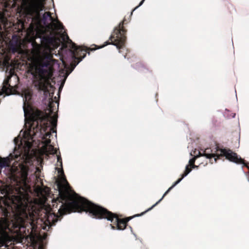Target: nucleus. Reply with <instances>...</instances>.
Here are the masks:
<instances>
[{
	"label": "nucleus",
	"instance_id": "obj_1",
	"mask_svg": "<svg viewBox=\"0 0 249 249\" xmlns=\"http://www.w3.org/2000/svg\"><path fill=\"white\" fill-rule=\"evenodd\" d=\"M61 172V182L57 184L59 197L54 200V202L58 201L61 203L58 210V213H50L47 216V219L43 224H39L41 221L37 218L36 214L33 211H31L27 204H25V234L26 231L31 236L33 242L37 240H44L47 235L43 233H38V230L42 228L43 230L48 231L50 227L55 225L58 218L70 213L86 212L89 216L93 218L100 219H106L111 222H115L118 230L125 229L126 224L123 219H119L115 214L108 211L107 209L95 205L87 199L82 197L71 190L68 182L64 177L63 171Z\"/></svg>",
	"mask_w": 249,
	"mask_h": 249
},
{
	"label": "nucleus",
	"instance_id": "obj_2",
	"mask_svg": "<svg viewBox=\"0 0 249 249\" xmlns=\"http://www.w3.org/2000/svg\"><path fill=\"white\" fill-rule=\"evenodd\" d=\"M57 118V116L54 115L45 122H42L44 117L40 112L36 111L31 117L33 120L32 124H29V127L24 131L21 130L20 131L15 142H17V140L20 141V144L22 146L21 149L23 150L28 161L32 154V151L30 150L35 138H39L43 140L44 145L42 149L45 153L50 154L56 153L57 150L50 144V138L52 132L56 133V131L53 127L56 126Z\"/></svg>",
	"mask_w": 249,
	"mask_h": 249
},
{
	"label": "nucleus",
	"instance_id": "obj_3",
	"mask_svg": "<svg viewBox=\"0 0 249 249\" xmlns=\"http://www.w3.org/2000/svg\"><path fill=\"white\" fill-rule=\"evenodd\" d=\"M45 45L35 44L33 45L32 53L34 58L32 68L33 83L38 89L45 90L49 84V80L53 75L52 59L51 48L48 45L53 42L52 38L46 36L41 38Z\"/></svg>",
	"mask_w": 249,
	"mask_h": 249
},
{
	"label": "nucleus",
	"instance_id": "obj_4",
	"mask_svg": "<svg viewBox=\"0 0 249 249\" xmlns=\"http://www.w3.org/2000/svg\"><path fill=\"white\" fill-rule=\"evenodd\" d=\"M28 2L27 10L28 14L37 22V24L41 23L48 27H51L53 30L62 32L63 26L57 19L51 16L49 12H45L44 1L45 0H23Z\"/></svg>",
	"mask_w": 249,
	"mask_h": 249
},
{
	"label": "nucleus",
	"instance_id": "obj_5",
	"mask_svg": "<svg viewBox=\"0 0 249 249\" xmlns=\"http://www.w3.org/2000/svg\"><path fill=\"white\" fill-rule=\"evenodd\" d=\"M17 137L14 139V142L15 145L14 152L13 154H10L8 157L0 159V169H2L6 167H10L11 166V162L12 160H14L15 162H18L20 160L21 161L19 163L18 165L20 167V174L21 178V181L26 185L27 183L29 182L28 178V168L24 166L22 163L23 162H28V160L27 158L24 154V152L21 149V145L20 144V141L17 140L15 142V140Z\"/></svg>",
	"mask_w": 249,
	"mask_h": 249
},
{
	"label": "nucleus",
	"instance_id": "obj_6",
	"mask_svg": "<svg viewBox=\"0 0 249 249\" xmlns=\"http://www.w3.org/2000/svg\"><path fill=\"white\" fill-rule=\"evenodd\" d=\"M62 39L64 42L63 46L65 47H69L70 49H69V52L71 55L72 61L70 64L71 68H67L66 66H65V68L67 69L66 71H65L62 72L61 73V76L63 77V79L61 85L59 87V90L61 89L63 87L65 81L69 75L75 67L80 61L82 60V59L85 56V55H84L80 59V60L75 63V60L78 59V58L76 56V54L77 53L76 52L79 49V47L76 46L75 44L72 42V41L69 38V36L67 35L63 34Z\"/></svg>",
	"mask_w": 249,
	"mask_h": 249
},
{
	"label": "nucleus",
	"instance_id": "obj_7",
	"mask_svg": "<svg viewBox=\"0 0 249 249\" xmlns=\"http://www.w3.org/2000/svg\"><path fill=\"white\" fill-rule=\"evenodd\" d=\"M209 151L210 149H206L203 151L204 157L209 159H211L212 158H213V160L215 162H216L217 159H220L221 157H225V158L229 161L236 164H243L244 165H245L243 160L236 153L232 152L231 150L216 148L211 151V153H209Z\"/></svg>",
	"mask_w": 249,
	"mask_h": 249
},
{
	"label": "nucleus",
	"instance_id": "obj_8",
	"mask_svg": "<svg viewBox=\"0 0 249 249\" xmlns=\"http://www.w3.org/2000/svg\"><path fill=\"white\" fill-rule=\"evenodd\" d=\"M22 98H23V101L24 103L23 109L24 111V117H25V128H27L29 127V124H31L33 123V120L31 119V117L32 115H33V114H34L36 112L38 111L40 112L41 115L44 117L43 118V120L42 121V122H45L46 120H48V119L50 118L51 117H50V116L47 114H44L43 112L38 110H32L31 112H28L26 109H25V106L27 105L28 106V102L32 98V93L29 90H25L22 94Z\"/></svg>",
	"mask_w": 249,
	"mask_h": 249
},
{
	"label": "nucleus",
	"instance_id": "obj_9",
	"mask_svg": "<svg viewBox=\"0 0 249 249\" xmlns=\"http://www.w3.org/2000/svg\"><path fill=\"white\" fill-rule=\"evenodd\" d=\"M124 30L122 29L116 28L114 30V35H111L109 39L111 40V42L106 41L105 45L98 47V49L103 48L108 44H111L116 47L118 49L122 48L125 41V36L124 35Z\"/></svg>",
	"mask_w": 249,
	"mask_h": 249
},
{
	"label": "nucleus",
	"instance_id": "obj_10",
	"mask_svg": "<svg viewBox=\"0 0 249 249\" xmlns=\"http://www.w3.org/2000/svg\"><path fill=\"white\" fill-rule=\"evenodd\" d=\"M22 43L20 40H19L17 35H13L12 40L9 42V48L13 53H18L19 54L22 53L23 50L22 49Z\"/></svg>",
	"mask_w": 249,
	"mask_h": 249
},
{
	"label": "nucleus",
	"instance_id": "obj_11",
	"mask_svg": "<svg viewBox=\"0 0 249 249\" xmlns=\"http://www.w3.org/2000/svg\"><path fill=\"white\" fill-rule=\"evenodd\" d=\"M11 78L10 76H8L3 83L1 91H0V96L5 93L6 96H9L12 94L13 87L11 86L9 84V80Z\"/></svg>",
	"mask_w": 249,
	"mask_h": 249
},
{
	"label": "nucleus",
	"instance_id": "obj_12",
	"mask_svg": "<svg viewBox=\"0 0 249 249\" xmlns=\"http://www.w3.org/2000/svg\"><path fill=\"white\" fill-rule=\"evenodd\" d=\"M34 191L37 196L43 198L48 195L50 192L49 188L38 185L35 187Z\"/></svg>",
	"mask_w": 249,
	"mask_h": 249
},
{
	"label": "nucleus",
	"instance_id": "obj_13",
	"mask_svg": "<svg viewBox=\"0 0 249 249\" xmlns=\"http://www.w3.org/2000/svg\"><path fill=\"white\" fill-rule=\"evenodd\" d=\"M172 189V187H170L168 188V189L164 193L161 198L155 204L152 205L150 208L146 210L144 212L142 213L141 214L137 215V216L142 215L143 214L146 213V212L152 210L154 207H155L158 204H159L164 198V197L169 192L170 190Z\"/></svg>",
	"mask_w": 249,
	"mask_h": 249
},
{
	"label": "nucleus",
	"instance_id": "obj_14",
	"mask_svg": "<svg viewBox=\"0 0 249 249\" xmlns=\"http://www.w3.org/2000/svg\"><path fill=\"white\" fill-rule=\"evenodd\" d=\"M201 156H204L203 152L201 153V152L199 151L198 155H196L194 158H193L192 159H190L189 160V163L190 164V165L194 164V163L195 162V160L196 158H197L198 157H201Z\"/></svg>",
	"mask_w": 249,
	"mask_h": 249
},
{
	"label": "nucleus",
	"instance_id": "obj_15",
	"mask_svg": "<svg viewBox=\"0 0 249 249\" xmlns=\"http://www.w3.org/2000/svg\"><path fill=\"white\" fill-rule=\"evenodd\" d=\"M189 165H187L186 166L184 172L183 174L181 175V178H182L183 179L191 172V169L189 168Z\"/></svg>",
	"mask_w": 249,
	"mask_h": 249
},
{
	"label": "nucleus",
	"instance_id": "obj_16",
	"mask_svg": "<svg viewBox=\"0 0 249 249\" xmlns=\"http://www.w3.org/2000/svg\"><path fill=\"white\" fill-rule=\"evenodd\" d=\"M182 179L183 178H180L178 179L176 182H175L171 186L172 187V189L174 188L177 184H178Z\"/></svg>",
	"mask_w": 249,
	"mask_h": 249
},
{
	"label": "nucleus",
	"instance_id": "obj_17",
	"mask_svg": "<svg viewBox=\"0 0 249 249\" xmlns=\"http://www.w3.org/2000/svg\"><path fill=\"white\" fill-rule=\"evenodd\" d=\"M144 1V0H142L140 2V3L139 5L138 6H137V7H136L134 8V9H133V10L132 11V12H131V15H132L133 12V11H134L136 9H137L138 7H139L140 6H141L143 4V3Z\"/></svg>",
	"mask_w": 249,
	"mask_h": 249
},
{
	"label": "nucleus",
	"instance_id": "obj_18",
	"mask_svg": "<svg viewBox=\"0 0 249 249\" xmlns=\"http://www.w3.org/2000/svg\"><path fill=\"white\" fill-rule=\"evenodd\" d=\"M131 219H132V217H126L125 219H124V221H125V223L126 224L127 222H128Z\"/></svg>",
	"mask_w": 249,
	"mask_h": 249
},
{
	"label": "nucleus",
	"instance_id": "obj_19",
	"mask_svg": "<svg viewBox=\"0 0 249 249\" xmlns=\"http://www.w3.org/2000/svg\"><path fill=\"white\" fill-rule=\"evenodd\" d=\"M60 160H61V158L59 156L57 157V161L58 162H60V165L62 166V161H60Z\"/></svg>",
	"mask_w": 249,
	"mask_h": 249
},
{
	"label": "nucleus",
	"instance_id": "obj_20",
	"mask_svg": "<svg viewBox=\"0 0 249 249\" xmlns=\"http://www.w3.org/2000/svg\"><path fill=\"white\" fill-rule=\"evenodd\" d=\"M4 63L5 66H6V67H8L9 66V64L8 62H7L6 61H4Z\"/></svg>",
	"mask_w": 249,
	"mask_h": 249
},
{
	"label": "nucleus",
	"instance_id": "obj_21",
	"mask_svg": "<svg viewBox=\"0 0 249 249\" xmlns=\"http://www.w3.org/2000/svg\"><path fill=\"white\" fill-rule=\"evenodd\" d=\"M190 166H191L192 168H197L198 167L197 166L194 165V164Z\"/></svg>",
	"mask_w": 249,
	"mask_h": 249
},
{
	"label": "nucleus",
	"instance_id": "obj_22",
	"mask_svg": "<svg viewBox=\"0 0 249 249\" xmlns=\"http://www.w3.org/2000/svg\"><path fill=\"white\" fill-rule=\"evenodd\" d=\"M235 115H236V114H235V113H232V116H231V117H232V118H234L235 117Z\"/></svg>",
	"mask_w": 249,
	"mask_h": 249
},
{
	"label": "nucleus",
	"instance_id": "obj_23",
	"mask_svg": "<svg viewBox=\"0 0 249 249\" xmlns=\"http://www.w3.org/2000/svg\"><path fill=\"white\" fill-rule=\"evenodd\" d=\"M38 249H43V247L41 246H39Z\"/></svg>",
	"mask_w": 249,
	"mask_h": 249
},
{
	"label": "nucleus",
	"instance_id": "obj_24",
	"mask_svg": "<svg viewBox=\"0 0 249 249\" xmlns=\"http://www.w3.org/2000/svg\"><path fill=\"white\" fill-rule=\"evenodd\" d=\"M110 226L112 230H115V227L113 226H112V225H110Z\"/></svg>",
	"mask_w": 249,
	"mask_h": 249
},
{
	"label": "nucleus",
	"instance_id": "obj_25",
	"mask_svg": "<svg viewBox=\"0 0 249 249\" xmlns=\"http://www.w3.org/2000/svg\"><path fill=\"white\" fill-rule=\"evenodd\" d=\"M225 111H226V112H230V111L229 110H227V109H226Z\"/></svg>",
	"mask_w": 249,
	"mask_h": 249
},
{
	"label": "nucleus",
	"instance_id": "obj_26",
	"mask_svg": "<svg viewBox=\"0 0 249 249\" xmlns=\"http://www.w3.org/2000/svg\"><path fill=\"white\" fill-rule=\"evenodd\" d=\"M226 117H227V118H230V116H228V115L226 116Z\"/></svg>",
	"mask_w": 249,
	"mask_h": 249
},
{
	"label": "nucleus",
	"instance_id": "obj_27",
	"mask_svg": "<svg viewBox=\"0 0 249 249\" xmlns=\"http://www.w3.org/2000/svg\"><path fill=\"white\" fill-rule=\"evenodd\" d=\"M130 229H131V231L132 232V228H131V227H130Z\"/></svg>",
	"mask_w": 249,
	"mask_h": 249
},
{
	"label": "nucleus",
	"instance_id": "obj_28",
	"mask_svg": "<svg viewBox=\"0 0 249 249\" xmlns=\"http://www.w3.org/2000/svg\"><path fill=\"white\" fill-rule=\"evenodd\" d=\"M81 51L82 52V51L85 52L84 50H81Z\"/></svg>",
	"mask_w": 249,
	"mask_h": 249
},
{
	"label": "nucleus",
	"instance_id": "obj_29",
	"mask_svg": "<svg viewBox=\"0 0 249 249\" xmlns=\"http://www.w3.org/2000/svg\"><path fill=\"white\" fill-rule=\"evenodd\" d=\"M62 62H63V63H64V62L63 60H62Z\"/></svg>",
	"mask_w": 249,
	"mask_h": 249
}]
</instances>
